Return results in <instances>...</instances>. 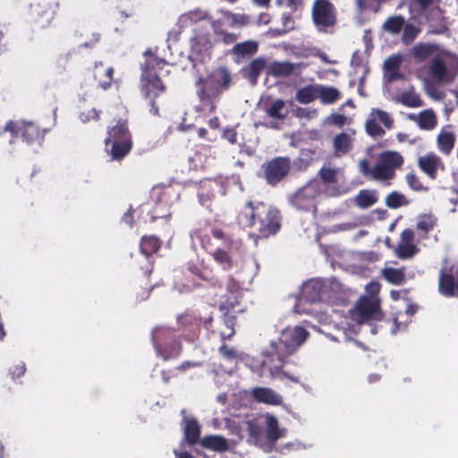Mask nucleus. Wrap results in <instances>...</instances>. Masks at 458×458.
Wrapping results in <instances>:
<instances>
[{
    "mask_svg": "<svg viewBox=\"0 0 458 458\" xmlns=\"http://www.w3.org/2000/svg\"><path fill=\"white\" fill-rule=\"evenodd\" d=\"M308 336V332L301 327L284 329L277 342L273 341L264 352L265 359L262 365L268 369L270 376L284 380L288 378L293 382L298 379L282 369L284 360L301 345Z\"/></svg>",
    "mask_w": 458,
    "mask_h": 458,
    "instance_id": "1",
    "label": "nucleus"
},
{
    "mask_svg": "<svg viewBox=\"0 0 458 458\" xmlns=\"http://www.w3.org/2000/svg\"><path fill=\"white\" fill-rule=\"evenodd\" d=\"M379 290L380 284L377 282H370L366 286L369 296H363L358 301L351 311V317L335 314L340 321H335V324L336 327H341L343 340L352 339L359 332L361 323L381 319L379 299L377 296Z\"/></svg>",
    "mask_w": 458,
    "mask_h": 458,
    "instance_id": "2",
    "label": "nucleus"
},
{
    "mask_svg": "<svg viewBox=\"0 0 458 458\" xmlns=\"http://www.w3.org/2000/svg\"><path fill=\"white\" fill-rule=\"evenodd\" d=\"M239 223L254 228L260 237L273 235L280 228L277 209L263 202L247 203L239 215Z\"/></svg>",
    "mask_w": 458,
    "mask_h": 458,
    "instance_id": "3",
    "label": "nucleus"
},
{
    "mask_svg": "<svg viewBox=\"0 0 458 458\" xmlns=\"http://www.w3.org/2000/svg\"><path fill=\"white\" fill-rule=\"evenodd\" d=\"M412 53L420 61L433 56L429 71L435 81L450 83L455 78L458 72V56L446 52L436 55L437 47L431 44H419L413 47Z\"/></svg>",
    "mask_w": 458,
    "mask_h": 458,
    "instance_id": "4",
    "label": "nucleus"
},
{
    "mask_svg": "<svg viewBox=\"0 0 458 458\" xmlns=\"http://www.w3.org/2000/svg\"><path fill=\"white\" fill-rule=\"evenodd\" d=\"M210 234H212L216 240L220 241L222 245L227 248V250H225L220 246L217 247V249L212 253L214 260L224 269H229L233 266V253L238 250L242 246L241 241L229 238L225 235L223 231L220 229L211 228L208 226L194 230L191 233V239L193 243L195 242V240H199L200 245L207 249L210 243Z\"/></svg>",
    "mask_w": 458,
    "mask_h": 458,
    "instance_id": "5",
    "label": "nucleus"
},
{
    "mask_svg": "<svg viewBox=\"0 0 458 458\" xmlns=\"http://www.w3.org/2000/svg\"><path fill=\"white\" fill-rule=\"evenodd\" d=\"M323 289V284L318 279H312L302 285L301 295L297 300L294 306V311L299 314L313 312L318 318V321L324 326L329 325L331 322L334 324V327L336 330L335 335H331V338L335 341H344L342 338L341 327H336L335 321L339 322L340 318L335 317L336 313H334V319H331V316L327 311H321L316 308L309 309L306 304H312L317 302L320 299V294Z\"/></svg>",
    "mask_w": 458,
    "mask_h": 458,
    "instance_id": "6",
    "label": "nucleus"
},
{
    "mask_svg": "<svg viewBox=\"0 0 458 458\" xmlns=\"http://www.w3.org/2000/svg\"><path fill=\"white\" fill-rule=\"evenodd\" d=\"M231 81L229 72L225 68H219L214 71L207 78H200L197 81V94L200 105L198 111L205 113H213L216 110V100L220 93L226 89Z\"/></svg>",
    "mask_w": 458,
    "mask_h": 458,
    "instance_id": "7",
    "label": "nucleus"
},
{
    "mask_svg": "<svg viewBox=\"0 0 458 458\" xmlns=\"http://www.w3.org/2000/svg\"><path fill=\"white\" fill-rule=\"evenodd\" d=\"M250 442L265 451H270L276 442L285 436V428L279 426L277 419L266 413L248 423Z\"/></svg>",
    "mask_w": 458,
    "mask_h": 458,
    "instance_id": "8",
    "label": "nucleus"
},
{
    "mask_svg": "<svg viewBox=\"0 0 458 458\" xmlns=\"http://www.w3.org/2000/svg\"><path fill=\"white\" fill-rule=\"evenodd\" d=\"M403 161V157L399 153L385 151L378 156L377 163L372 167L369 166L368 160H360L359 162V169L366 177L388 183L394 177L395 169L402 165Z\"/></svg>",
    "mask_w": 458,
    "mask_h": 458,
    "instance_id": "9",
    "label": "nucleus"
},
{
    "mask_svg": "<svg viewBox=\"0 0 458 458\" xmlns=\"http://www.w3.org/2000/svg\"><path fill=\"white\" fill-rule=\"evenodd\" d=\"M147 60L141 76V89L148 98H156L165 90V86L160 80L161 70L166 63L152 54L146 53Z\"/></svg>",
    "mask_w": 458,
    "mask_h": 458,
    "instance_id": "10",
    "label": "nucleus"
},
{
    "mask_svg": "<svg viewBox=\"0 0 458 458\" xmlns=\"http://www.w3.org/2000/svg\"><path fill=\"white\" fill-rule=\"evenodd\" d=\"M105 145L106 153L114 160H119L129 153L131 142L125 121H118L116 125L108 130Z\"/></svg>",
    "mask_w": 458,
    "mask_h": 458,
    "instance_id": "11",
    "label": "nucleus"
},
{
    "mask_svg": "<svg viewBox=\"0 0 458 458\" xmlns=\"http://www.w3.org/2000/svg\"><path fill=\"white\" fill-rule=\"evenodd\" d=\"M325 194V186L319 180H311L294 194L289 197V201L298 209L315 210L316 205Z\"/></svg>",
    "mask_w": 458,
    "mask_h": 458,
    "instance_id": "12",
    "label": "nucleus"
},
{
    "mask_svg": "<svg viewBox=\"0 0 458 458\" xmlns=\"http://www.w3.org/2000/svg\"><path fill=\"white\" fill-rule=\"evenodd\" d=\"M246 280L236 282L231 278L227 284L228 294L222 295L219 301V310L225 316L230 313L232 317L234 314L242 312L245 307L242 304V289L245 284Z\"/></svg>",
    "mask_w": 458,
    "mask_h": 458,
    "instance_id": "13",
    "label": "nucleus"
},
{
    "mask_svg": "<svg viewBox=\"0 0 458 458\" xmlns=\"http://www.w3.org/2000/svg\"><path fill=\"white\" fill-rule=\"evenodd\" d=\"M312 19L319 31H329L336 22L335 6L327 0H316L312 6Z\"/></svg>",
    "mask_w": 458,
    "mask_h": 458,
    "instance_id": "14",
    "label": "nucleus"
},
{
    "mask_svg": "<svg viewBox=\"0 0 458 458\" xmlns=\"http://www.w3.org/2000/svg\"><path fill=\"white\" fill-rule=\"evenodd\" d=\"M219 17L212 20L211 25L215 33L222 32L224 26L240 28L249 24V17L244 13H233L228 11L219 10Z\"/></svg>",
    "mask_w": 458,
    "mask_h": 458,
    "instance_id": "15",
    "label": "nucleus"
},
{
    "mask_svg": "<svg viewBox=\"0 0 458 458\" xmlns=\"http://www.w3.org/2000/svg\"><path fill=\"white\" fill-rule=\"evenodd\" d=\"M264 174L269 184L281 181L290 170V160L285 157H276L263 165Z\"/></svg>",
    "mask_w": 458,
    "mask_h": 458,
    "instance_id": "16",
    "label": "nucleus"
},
{
    "mask_svg": "<svg viewBox=\"0 0 458 458\" xmlns=\"http://www.w3.org/2000/svg\"><path fill=\"white\" fill-rule=\"evenodd\" d=\"M4 131L10 132L13 138L21 135L27 142L41 137L39 129L34 123L25 121L8 122Z\"/></svg>",
    "mask_w": 458,
    "mask_h": 458,
    "instance_id": "17",
    "label": "nucleus"
},
{
    "mask_svg": "<svg viewBox=\"0 0 458 458\" xmlns=\"http://www.w3.org/2000/svg\"><path fill=\"white\" fill-rule=\"evenodd\" d=\"M211 47L208 35L200 34L191 38V55L193 61H203L209 53Z\"/></svg>",
    "mask_w": 458,
    "mask_h": 458,
    "instance_id": "18",
    "label": "nucleus"
},
{
    "mask_svg": "<svg viewBox=\"0 0 458 458\" xmlns=\"http://www.w3.org/2000/svg\"><path fill=\"white\" fill-rule=\"evenodd\" d=\"M220 354L228 361L233 362L235 366L239 362L244 363L246 366L250 367L252 370L258 368V365L255 364V360L253 358L250 357L248 354L244 352H241L236 351L234 348L222 345L219 348Z\"/></svg>",
    "mask_w": 458,
    "mask_h": 458,
    "instance_id": "19",
    "label": "nucleus"
},
{
    "mask_svg": "<svg viewBox=\"0 0 458 458\" xmlns=\"http://www.w3.org/2000/svg\"><path fill=\"white\" fill-rule=\"evenodd\" d=\"M420 168L430 178H436L438 171L444 170V165L439 157L434 153L426 154L419 158Z\"/></svg>",
    "mask_w": 458,
    "mask_h": 458,
    "instance_id": "20",
    "label": "nucleus"
},
{
    "mask_svg": "<svg viewBox=\"0 0 458 458\" xmlns=\"http://www.w3.org/2000/svg\"><path fill=\"white\" fill-rule=\"evenodd\" d=\"M416 251L417 248L413 244V232L410 229H406L401 234V240L395 250V253L400 259H408L412 257Z\"/></svg>",
    "mask_w": 458,
    "mask_h": 458,
    "instance_id": "21",
    "label": "nucleus"
},
{
    "mask_svg": "<svg viewBox=\"0 0 458 458\" xmlns=\"http://www.w3.org/2000/svg\"><path fill=\"white\" fill-rule=\"evenodd\" d=\"M208 20H210V18L208 12L197 8L181 14L178 18L177 25L182 30Z\"/></svg>",
    "mask_w": 458,
    "mask_h": 458,
    "instance_id": "22",
    "label": "nucleus"
},
{
    "mask_svg": "<svg viewBox=\"0 0 458 458\" xmlns=\"http://www.w3.org/2000/svg\"><path fill=\"white\" fill-rule=\"evenodd\" d=\"M403 61V56L399 54L391 55L384 63V79L388 82L403 78L400 72V65Z\"/></svg>",
    "mask_w": 458,
    "mask_h": 458,
    "instance_id": "23",
    "label": "nucleus"
},
{
    "mask_svg": "<svg viewBox=\"0 0 458 458\" xmlns=\"http://www.w3.org/2000/svg\"><path fill=\"white\" fill-rule=\"evenodd\" d=\"M438 149L445 155H448L455 143V134L451 125L444 126L437 138Z\"/></svg>",
    "mask_w": 458,
    "mask_h": 458,
    "instance_id": "24",
    "label": "nucleus"
},
{
    "mask_svg": "<svg viewBox=\"0 0 458 458\" xmlns=\"http://www.w3.org/2000/svg\"><path fill=\"white\" fill-rule=\"evenodd\" d=\"M355 131L342 132L334 138V149L337 156H342L350 151L352 148Z\"/></svg>",
    "mask_w": 458,
    "mask_h": 458,
    "instance_id": "25",
    "label": "nucleus"
},
{
    "mask_svg": "<svg viewBox=\"0 0 458 458\" xmlns=\"http://www.w3.org/2000/svg\"><path fill=\"white\" fill-rule=\"evenodd\" d=\"M253 397L259 403L271 405H279L282 397L279 394L267 387H256L252 390Z\"/></svg>",
    "mask_w": 458,
    "mask_h": 458,
    "instance_id": "26",
    "label": "nucleus"
},
{
    "mask_svg": "<svg viewBox=\"0 0 458 458\" xmlns=\"http://www.w3.org/2000/svg\"><path fill=\"white\" fill-rule=\"evenodd\" d=\"M199 443L203 447L219 453L225 452L230 448L229 442L218 435L204 437L199 440Z\"/></svg>",
    "mask_w": 458,
    "mask_h": 458,
    "instance_id": "27",
    "label": "nucleus"
},
{
    "mask_svg": "<svg viewBox=\"0 0 458 458\" xmlns=\"http://www.w3.org/2000/svg\"><path fill=\"white\" fill-rule=\"evenodd\" d=\"M393 100L396 103H400L405 106L415 108L422 106V101L420 96L414 91L413 88L409 89L406 91L396 94Z\"/></svg>",
    "mask_w": 458,
    "mask_h": 458,
    "instance_id": "28",
    "label": "nucleus"
},
{
    "mask_svg": "<svg viewBox=\"0 0 458 458\" xmlns=\"http://www.w3.org/2000/svg\"><path fill=\"white\" fill-rule=\"evenodd\" d=\"M267 117L274 120H283L288 114L285 102L282 99H276L264 107Z\"/></svg>",
    "mask_w": 458,
    "mask_h": 458,
    "instance_id": "29",
    "label": "nucleus"
},
{
    "mask_svg": "<svg viewBox=\"0 0 458 458\" xmlns=\"http://www.w3.org/2000/svg\"><path fill=\"white\" fill-rule=\"evenodd\" d=\"M113 73L114 69L110 66H105L102 63L95 65L94 77L104 89L111 86Z\"/></svg>",
    "mask_w": 458,
    "mask_h": 458,
    "instance_id": "30",
    "label": "nucleus"
},
{
    "mask_svg": "<svg viewBox=\"0 0 458 458\" xmlns=\"http://www.w3.org/2000/svg\"><path fill=\"white\" fill-rule=\"evenodd\" d=\"M341 98V92L333 86L318 84V98L324 105L335 103Z\"/></svg>",
    "mask_w": 458,
    "mask_h": 458,
    "instance_id": "31",
    "label": "nucleus"
},
{
    "mask_svg": "<svg viewBox=\"0 0 458 458\" xmlns=\"http://www.w3.org/2000/svg\"><path fill=\"white\" fill-rule=\"evenodd\" d=\"M184 437L189 445L198 442L200 434V427L195 419H185Z\"/></svg>",
    "mask_w": 458,
    "mask_h": 458,
    "instance_id": "32",
    "label": "nucleus"
},
{
    "mask_svg": "<svg viewBox=\"0 0 458 458\" xmlns=\"http://www.w3.org/2000/svg\"><path fill=\"white\" fill-rule=\"evenodd\" d=\"M437 123V116L432 109H426L417 115V124L422 130H433Z\"/></svg>",
    "mask_w": 458,
    "mask_h": 458,
    "instance_id": "33",
    "label": "nucleus"
},
{
    "mask_svg": "<svg viewBox=\"0 0 458 458\" xmlns=\"http://www.w3.org/2000/svg\"><path fill=\"white\" fill-rule=\"evenodd\" d=\"M296 100L301 104H310L318 98V84L301 88L295 95Z\"/></svg>",
    "mask_w": 458,
    "mask_h": 458,
    "instance_id": "34",
    "label": "nucleus"
},
{
    "mask_svg": "<svg viewBox=\"0 0 458 458\" xmlns=\"http://www.w3.org/2000/svg\"><path fill=\"white\" fill-rule=\"evenodd\" d=\"M258 50V44L255 41L248 40L236 44L232 52L237 57L250 56L255 54Z\"/></svg>",
    "mask_w": 458,
    "mask_h": 458,
    "instance_id": "35",
    "label": "nucleus"
},
{
    "mask_svg": "<svg viewBox=\"0 0 458 458\" xmlns=\"http://www.w3.org/2000/svg\"><path fill=\"white\" fill-rule=\"evenodd\" d=\"M439 292L448 297L454 295V279L452 275L442 271L439 277Z\"/></svg>",
    "mask_w": 458,
    "mask_h": 458,
    "instance_id": "36",
    "label": "nucleus"
},
{
    "mask_svg": "<svg viewBox=\"0 0 458 458\" xmlns=\"http://www.w3.org/2000/svg\"><path fill=\"white\" fill-rule=\"evenodd\" d=\"M377 200V194L373 191L362 190L355 198V203L361 208L373 206Z\"/></svg>",
    "mask_w": 458,
    "mask_h": 458,
    "instance_id": "37",
    "label": "nucleus"
},
{
    "mask_svg": "<svg viewBox=\"0 0 458 458\" xmlns=\"http://www.w3.org/2000/svg\"><path fill=\"white\" fill-rule=\"evenodd\" d=\"M384 278L393 284H402L405 281L403 269L386 267L382 271Z\"/></svg>",
    "mask_w": 458,
    "mask_h": 458,
    "instance_id": "38",
    "label": "nucleus"
},
{
    "mask_svg": "<svg viewBox=\"0 0 458 458\" xmlns=\"http://www.w3.org/2000/svg\"><path fill=\"white\" fill-rule=\"evenodd\" d=\"M293 67L290 63H272L267 67V73L273 76H286L293 72Z\"/></svg>",
    "mask_w": 458,
    "mask_h": 458,
    "instance_id": "39",
    "label": "nucleus"
},
{
    "mask_svg": "<svg viewBox=\"0 0 458 458\" xmlns=\"http://www.w3.org/2000/svg\"><path fill=\"white\" fill-rule=\"evenodd\" d=\"M159 246L158 239L154 236L142 237L140 242L141 252L147 257L156 252L159 249Z\"/></svg>",
    "mask_w": 458,
    "mask_h": 458,
    "instance_id": "40",
    "label": "nucleus"
},
{
    "mask_svg": "<svg viewBox=\"0 0 458 458\" xmlns=\"http://www.w3.org/2000/svg\"><path fill=\"white\" fill-rule=\"evenodd\" d=\"M404 27V20L401 16H394L388 18L384 25L383 29L391 34H398Z\"/></svg>",
    "mask_w": 458,
    "mask_h": 458,
    "instance_id": "41",
    "label": "nucleus"
},
{
    "mask_svg": "<svg viewBox=\"0 0 458 458\" xmlns=\"http://www.w3.org/2000/svg\"><path fill=\"white\" fill-rule=\"evenodd\" d=\"M386 204L391 208H398L402 206L408 204V201L403 194L394 191L387 195Z\"/></svg>",
    "mask_w": 458,
    "mask_h": 458,
    "instance_id": "42",
    "label": "nucleus"
},
{
    "mask_svg": "<svg viewBox=\"0 0 458 458\" xmlns=\"http://www.w3.org/2000/svg\"><path fill=\"white\" fill-rule=\"evenodd\" d=\"M373 119L377 120L385 125L386 128L390 129L393 126V119L388 113L380 109H372L369 114Z\"/></svg>",
    "mask_w": 458,
    "mask_h": 458,
    "instance_id": "43",
    "label": "nucleus"
},
{
    "mask_svg": "<svg viewBox=\"0 0 458 458\" xmlns=\"http://www.w3.org/2000/svg\"><path fill=\"white\" fill-rule=\"evenodd\" d=\"M366 131L372 137H380L385 133L377 120L373 119L370 114L366 122Z\"/></svg>",
    "mask_w": 458,
    "mask_h": 458,
    "instance_id": "44",
    "label": "nucleus"
},
{
    "mask_svg": "<svg viewBox=\"0 0 458 458\" xmlns=\"http://www.w3.org/2000/svg\"><path fill=\"white\" fill-rule=\"evenodd\" d=\"M265 68V61L263 59H255L249 65V72L253 82L256 81L259 75Z\"/></svg>",
    "mask_w": 458,
    "mask_h": 458,
    "instance_id": "45",
    "label": "nucleus"
},
{
    "mask_svg": "<svg viewBox=\"0 0 458 458\" xmlns=\"http://www.w3.org/2000/svg\"><path fill=\"white\" fill-rule=\"evenodd\" d=\"M336 175H337V171L335 169L324 167L320 170V176L322 179L321 182L325 186V193L327 192V191H329L327 188L326 184L336 182Z\"/></svg>",
    "mask_w": 458,
    "mask_h": 458,
    "instance_id": "46",
    "label": "nucleus"
},
{
    "mask_svg": "<svg viewBox=\"0 0 458 458\" xmlns=\"http://www.w3.org/2000/svg\"><path fill=\"white\" fill-rule=\"evenodd\" d=\"M419 31L420 30L412 24L404 25L403 41L405 44H410L417 37Z\"/></svg>",
    "mask_w": 458,
    "mask_h": 458,
    "instance_id": "47",
    "label": "nucleus"
},
{
    "mask_svg": "<svg viewBox=\"0 0 458 458\" xmlns=\"http://www.w3.org/2000/svg\"><path fill=\"white\" fill-rule=\"evenodd\" d=\"M293 114L298 118H305L310 120L317 116L318 110L316 108L310 107H297L293 110Z\"/></svg>",
    "mask_w": 458,
    "mask_h": 458,
    "instance_id": "48",
    "label": "nucleus"
},
{
    "mask_svg": "<svg viewBox=\"0 0 458 458\" xmlns=\"http://www.w3.org/2000/svg\"><path fill=\"white\" fill-rule=\"evenodd\" d=\"M406 182L414 191H427V188L421 184L419 178L413 174H408L406 175Z\"/></svg>",
    "mask_w": 458,
    "mask_h": 458,
    "instance_id": "49",
    "label": "nucleus"
},
{
    "mask_svg": "<svg viewBox=\"0 0 458 458\" xmlns=\"http://www.w3.org/2000/svg\"><path fill=\"white\" fill-rule=\"evenodd\" d=\"M418 229L424 232L429 231L433 227V220L430 216H422L417 224Z\"/></svg>",
    "mask_w": 458,
    "mask_h": 458,
    "instance_id": "50",
    "label": "nucleus"
},
{
    "mask_svg": "<svg viewBox=\"0 0 458 458\" xmlns=\"http://www.w3.org/2000/svg\"><path fill=\"white\" fill-rule=\"evenodd\" d=\"M282 24L284 31L287 32L294 29V21L291 14L284 13L282 15Z\"/></svg>",
    "mask_w": 458,
    "mask_h": 458,
    "instance_id": "51",
    "label": "nucleus"
},
{
    "mask_svg": "<svg viewBox=\"0 0 458 458\" xmlns=\"http://www.w3.org/2000/svg\"><path fill=\"white\" fill-rule=\"evenodd\" d=\"M346 116L341 114H332L327 117V122L338 126H343L346 123Z\"/></svg>",
    "mask_w": 458,
    "mask_h": 458,
    "instance_id": "52",
    "label": "nucleus"
},
{
    "mask_svg": "<svg viewBox=\"0 0 458 458\" xmlns=\"http://www.w3.org/2000/svg\"><path fill=\"white\" fill-rule=\"evenodd\" d=\"M426 92L430 98L436 100H441L444 98V93L433 86L427 85Z\"/></svg>",
    "mask_w": 458,
    "mask_h": 458,
    "instance_id": "53",
    "label": "nucleus"
},
{
    "mask_svg": "<svg viewBox=\"0 0 458 458\" xmlns=\"http://www.w3.org/2000/svg\"><path fill=\"white\" fill-rule=\"evenodd\" d=\"M98 112L94 108L89 110L87 113L81 112L80 114V119L82 123H87L90 120H95L98 118Z\"/></svg>",
    "mask_w": 458,
    "mask_h": 458,
    "instance_id": "54",
    "label": "nucleus"
},
{
    "mask_svg": "<svg viewBox=\"0 0 458 458\" xmlns=\"http://www.w3.org/2000/svg\"><path fill=\"white\" fill-rule=\"evenodd\" d=\"M234 334L233 321L231 319L225 320V329L221 331V336L224 339L230 338Z\"/></svg>",
    "mask_w": 458,
    "mask_h": 458,
    "instance_id": "55",
    "label": "nucleus"
},
{
    "mask_svg": "<svg viewBox=\"0 0 458 458\" xmlns=\"http://www.w3.org/2000/svg\"><path fill=\"white\" fill-rule=\"evenodd\" d=\"M216 34L221 35L223 41L227 45L234 43L237 39V36L235 34L224 32L223 30L222 32Z\"/></svg>",
    "mask_w": 458,
    "mask_h": 458,
    "instance_id": "56",
    "label": "nucleus"
},
{
    "mask_svg": "<svg viewBox=\"0 0 458 458\" xmlns=\"http://www.w3.org/2000/svg\"><path fill=\"white\" fill-rule=\"evenodd\" d=\"M224 137L225 140H227L230 143H235L236 142V137L237 133L233 129H227L224 131Z\"/></svg>",
    "mask_w": 458,
    "mask_h": 458,
    "instance_id": "57",
    "label": "nucleus"
},
{
    "mask_svg": "<svg viewBox=\"0 0 458 458\" xmlns=\"http://www.w3.org/2000/svg\"><path fill=\"white\" fill-rule=\"evenodd\" d=\"M302 0H284V5L293 11H296L301 6Z\"/></svg>",
    "mask_w": 458,
    "mask_h": 458,
    "instance_id": "58",
    "label": "nucleus"
},
{
    "mask_svg": "<svg viewBox=\"0 0 458 458\" xmlns=\"http://www.w3.org/2000/svg\"><path fill=\"white\" fill-rule=\"evenodd\" d=\"M270 21V16L268 13H262L259 14L258 18V24L259 25H267Z\"/></svg>",
    "mask_w": 458,
    "mask_h": 458,
    "instance_id": "59",
    "label": "nucleus"
},
{
    "mask_svg": "<svg viewBox=\"0 0 458 458\" xmlns=\"http://www.w3.org/2000/svg\"><path fill=\"white\" fill-rule=\"evenodd\" d=\"M176 458H194L191 454L187 452L174 450Z\"/></svg>",
    "mask_w": 458,
    "mask_h": 458,
    "instance_id": "60",
    "label": "nucleus"
},
{
    "mask_svg": "<svg viewBox=\"0 0 458 458\" xmlns=\"http://www.w3.org/2000/svg\"><path fill=\"white\" fill-rule=\"evenodd\" d=\"M208 125L212 129H217L219 127V119L216 116L212 117L208 121Z\"/></svg>",
    "mask_w": 458,
    "mask_h": 458,
    "instance_id": "61",
    "label": "nucleus"
},
{
    "mask_svg": "<svg viewBox=\"0 0 458 458\" xmlns=\"http://www.w3.org/2000/svg\"><path fill=\"white\" fill-rule=\"evenodd\" d=\"M362 61L360 60L359 56V53L355 52L352 58V64L355 66H360L361 64Z\"/></svg>",
    "mask_w": 458,
    "mask_h": 458,
    "instance_id": "62",
    "label": "nucleus"
},
{
    "mask_svg": "<svg viewBox=\"0 0 458 458\" xmlns=\"http://www.w3.org/2000/svg\"><path fill=\"white\" fill-rule=\"evenodd\" d=\"M318 57H319V58H320L324 63H326V64H335V61H332V60H330V59L327 57V55L325 53H323V52H319V53L318 54Z\"/></svg>",
    "mask_w": 458,
    "mask_h": 458,
    "instance_id": "63",
    "label": "nucleus"
},
{
    "mask_svg": "<svg viewBox=\"0 0 458 458\" xmlns=\"http://www.w3.org/2000/svg\"><path fill=\"white\" fill-rule=\"evenodd\" d=\"M433 0H417V3L422 9L428 7L432 4Z\"/></svg>",
    "mask_w": 458,
    "mask_h": 458,
    "instance_id": "64",
    "label": "nucleus"
}]
</instances>
